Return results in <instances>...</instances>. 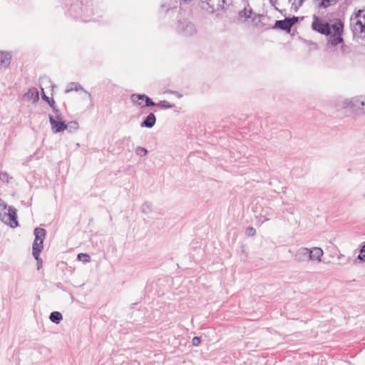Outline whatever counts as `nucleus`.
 Here are the masks:
<instances>
[{
	"label": "nucleus",
	"instance_id": "nucleus-1",
	"mask_svg": "<svg viewBox=\"0 0 365 365\" xmlns=\"http://www.w3.org/2000/svg\"><path fill=\"white\" fill-rule=\"evenodd\" d=\"M312 28L314 31L325 35L328 37V42L333 46L342 43L344 24L339 19H330L329 21L319 17L313 16Z\"/></svg>",
	"mask_w": 365,
	"mask_h": 365
},
{
	"label": "nucleus",
	"instance_id": "nucleus-2",
	"mask_svg": "<svg viewBox=\"0 0 365 365\" xmlns=\"http://www.w3.org/2000/svg\"><path fill=\"white\" fill-rule=\"evenodd\" d=\"M323 255L324 251L320 247H314L309 249L302 247L296 251L294 258L298 262L312 261L319 263L322 262Z\"/></svg>",
	"mask_w": 365,
	"mask_h": 365
},
{
	"label": "nucleus",
	"instance_id": "nucleus-3",
	"mask_svg": "<svg viewBox=\"0 0 365 365\" xmlns=\"http://www.w3.org/2000/svg\"><path fill=\"white\" fill-rule=\"evenodd\" d=\"M16 212L15 207L9 206L4 200L0 198V220L2 222L13 228L18 227Z\"/></svg>",
	"mask_w": 365,
	"mask_h": 365
},
{
	"label": "nucleus",
	"instance_id": "nucleus-4",
	"mask_svg": "<svg viewBox=\"0 0 365 365\" xmlns=\"http://www.w3.org/2000/svg\"><path fill=\"white\" fill-rule=\"evenodd\" d=\"M34 235L35 240L32 246V255L38 261V269H39L42 263V260L39 258V255L43 248V244L46 236V230L43 228L37 227L34 230Z\"/></svg>",
	"mask_w": 365,
	"mask_h": 365
},
{
	"label": "nucleus",
	"instance_id": "nucleus-5",
	"mask_svg": "<svg viewBox=\"0 0 365 365\" xmlns=\"http://www.w3.org/2000/svg\"><path fill=\"white\" fill-rule=\"evenodd\" d=\"M350 27L355 34L365 37V9L354 12L350 17Z\"/></svg>",
	"mask_w": 365,
	"mask_h": 365
},
{
	"label": "nucleus",
	"instance_id": "nucleus-6",
	"mask_svg": "<svg viewBox=\"0 0 365 365\" xmlns=\"http://www.w3.org/2000/svg\"><path fill=\"white\" fill-rule=\"evenodd\" d=\"M343 108H347L352 112L358 114H362L363 103L362 96H356L346 99L343 101Z\"/></svg>",
	"mask_w": 365,
	"mask_h": 365
},
{
	"label": "nucleus",
	"instance_id": "nucleus-7",
	"mask_svg": "<svg viewBox=\"0 0 365 365\" xmlns=\"http://www.w3.org/2000/svg\"><path fill=\"white\" fill-rule=\"evenodd\" d=\"M296 21V18H287L284 20L276 21L274 28L289 31Z\"/></svg>",
	"mask_w": 365,
	"mask_h": 365
},
{
	"label": "nucleus",
	"instance_id": "nucleus-8",
	"mask_svg": "<svg viewBox=\"0 0 365 365\" xmlns=\"http://www.w3.org/2000/svg\"><path fill=\"white\" fill-rule=\"evenodd\" d=\"M52 131L54 133H58L67 129L64 121H58L53 117H49Z\"/></svg>",
	"mask_w": 365,
	"mask_h": 365
},
{
	"label": "nucleus",
	"instance_id": "nucleus-9",
	"mask_svg": "<svg viewBox=\"0 0 365 365\" xmlns=\"http://www.w3.org/2000/svg\"><path fill=\"white\" fill-rule=\"evenodd\" d=\"M276 216V213L271 207H267L263 208L259 213V220L262 223L271 220L273 217Z\"/></svg>",
	"mask_w": 365,
	"mask_h": 365
},
{
	"label": "nucleus",
	"instance_id": "nucleus-10",
	"mask_svg": "<svg viewBox=\"0 0 365 365\" xmlns=\"http://www.w3.org/2000/svg\"><path fill=\"white\" fill-rule=\"evenodd\" d=\"M11 63V55L8 52L0 51V69L6 68Z\"/></svg>",
	"mask_w": 365,
	"mask_h": 365
},
{
	"label": "nucleus",
	"instance_id": "nucleus-11",
	"mask_svg": "<svg viewBox=\"0 0 365 365\" xmlns=\"http://www.w3.org/2000/svg\"><path fill=\"white\" fill-rule=\"evenodd\" d=\"M156 122V118L153 113H150L146 118L140 123L141 127L153 128Z\"/></svg>",
	"mask_w": 365,
	"mask_h": 365
},
{
	"label": "nucleus",
	"instance_id": "nucleus-12",
	"mask_svg": "<svg viewBox=\"0 0 365 365\" xmlns=\"http://www.w3.org/2000/svg\"><path fill=\"white\" fill-rule=\"evenodd\" d=\"M26 96L28 98L31 99L34 102H36L39 99L38 91L35 88H30Z\"/></svg>",
	"mask_w": 365,
	"mask_h": 365
},
{
	"label": "nucleus",
	"instance_id": "nucleus-13",
	"mask_svg": "<svg viewBox=\"0 0 365 365\" xmlns=\"http://www.w3.org/2000/svg\"><path fill=\"white\" fill-rule=\"evenodd\" d=\"M338 0H316L319 7L327 8L336 4Z\"/></svg>",
	"mask_w": 365,
	"mask_h": 365
},
{
	"label": "nucleus",
	"instance_id": "nucleus-14",
	"mask_svg": "<svg viewBox=\"0 0 365 365\" xmlns=\"http://www.w3.org/2000/svg\"><path fill=\"white\" fill-rule=\"evenodd\" d=\"M306 0H288L291 9L297 11Z\"/></svg>",
	"mask_w": 365,
	"mask_h": 365
},
{
	"label": "nucleus",
	"instance_id": "nucleus-15",
	"mask_svg": "<svg viewBox=\"0 0 365 365\" xmlns=\"http://www.w3.org/2000/svg\"><path fill=\"white\" fill-rule=\"evenodd\" d=\"M50 320L56 324H59L60 322L62 320L63 317L62 314L58 312H53L51 313L49 316Z\"/></svg>",
	"mask_w": 365,
	"mask_h": 365
},
{
	"label": "nucleus",
	"instance_id": "nucleus-16",
	"mask_svg": "<svg viewBox=\"0 0 365 365\" xmlns=\"http://www.w3.org/2000/svg\"><path fill=\"white\" fill-rule=\"evenodd\" d=\"M182 33L185 36H190L195 33V29L192 24H187L185 28L182 31Z\"/></svg>",
	"mask_w": 365,
	"mask_h": 365
},
{
	"label": "nucleus",
	"instance_id": "nucleus-17",
	"mask_svg": "<svg viewBox=\"0 0 365 365\" xmlns=\"http://www.w3.org/2000/svg\"><path fill=\"white\" fill-rule=\"evenodd\" d=\"M148 151L145 148L141 147V146H137L135 148V153L136 155L139 157H143L147 155Z\"/></svg>",
	"mask_w": 365,
	"mask_h": 365
},
{
	"label": "nucleus",
	"instance_id": "nucleus-18",
	"mask_svg": "<svg viewBox=\"0 0 365 365\" xmlns=\"http://www.w3.org/2000/svg\"><path fill=\"white\" fill-rule=\"evenodd\" d=\"M67 129L69 132H76L78 129V123L76 121H71L66 124Z\"/></svg>",
	"mask_w": 365,
	"mask_h": 365
},
{
	"label": "nucleus",
	"instance_id": "nucleus-19",
	"mask_svg": "<svg viewBox=\"0 0 365 365\" xmlns=\"http://www.w3.org/2000/svg\"><path fill=\"white\" fill-rule=\"evenodd\" d=\"M77 259L79 261H82L83 263L89 262L91 261V257L86 253H80L77 256Z\"/></svg>",
	"mask_w": 365,
	"mask_h": 365
},
{
	"label": "nucleus",
	"instance_id": "nucleus-20",
	"mask_svg": "<svg viewBox=\"0 0 365 365\" xmlns=\"http://www.w3.org/2000/svg\"><path fill=\"white\" fill-rule=\"evenodd\" d=\"M49 117H53L58 121H63V115L57 108H54L53 114H50Z\"/></svg>",
	"mask_w": 365,
	"mask_h": 365
},
{
	"label": "nucleus",
	"instance_id": "nucleus-21",
	"mask_svg": "<svg viewBox=\"0 0 365 365\" xmlns=\"http://www.w3.org/2000/svg\"><path fill=\"white\" fill-rule=\"evenodd\" d=\"M147 98V96L145 95V94H133L131 96V101L133 102V103H137V101L138 100H145Z\"/></svg>",
	"mask_w": 365,
	"mask_h": 365
},
{
	"label": "nucleus",
	"instance_id": "nucleus-22",
	"mask_svg": "<svg viewBox=\"0 0 365 365\" xmlns=\"http://www.w3.org/2000/svg\"><path fill=\"white\" fill-rule=\"evenodd\" d=\"M152 210V205L150 203L145 202L142 205V212L144 213H149Z\"/></svg>",
	"mask_w": 365,
	"mask_h": 365
},
{
	"label": "nucleus",
	"instance_id": "nucleus-23",
	"mask_svg": "<svg viewBox=\"0 0 365 365\" xmlns=\"http://www.w3.org/2000/svg\"><path fill=\"white\" fill-rule=\"evenodd\" d=\"M357 259L365 262V245L360 249Z\"/></svg>",
	"mask_w": 365,
	"mask_h": 365
},
{
	"label": "nucleus",
	"instance_id": "nucleus-24",
	"mask_svg": "<svg viewBox=\"0 0 365 365\" xmlns=\"http://www.w3.org/2000/svg\"><path fill=\"white\" fill-rule=\"evenodd\" d=\"M202 3L206 4L212 9H215V0H200Z\"/></svg>",
	"mask_w": 365,
	"mask_h": 365
},
{
	"label": "nucleus",
	"instance_id": "nucleus-25",
	"mask_svg": "<svg viewBox=\"0 0 365 365\" xmlns=\"http://www.w3.org/2000/svg\"><path fill=\"white\" fill-rule=\"evenodd\" d=\"M158 106H161L164 108H172L174 107V105L170 104L167 101H162L158 103Z\"/></svg>",
	"mask_w": 365,
	"mask_h": 365
},
{
	"label": "nucleus",
	"instance_id": "nucleus-26",
	"mask_svg": "<svg viewBox=\"0 0 365 365\" xmlns=\"http://www.w3.org/2000/svg\"><path fill=\"white\" fill-rule=\"evenodd\" d=\"M245 234L249 237L255 236L256 234V230L252 227H249L245 230Z\"/></svg>",
	"mask_w": 365,
	"mask_h": 365
},
{
	"label": "nucleus",
	"instance_id": "nucleus-27",
	"mask_svg": "<svg viewBox=\"0 0 365 365\" xmlns=\"http://www.w3.org/2000/svg\"><path fill=\"white\" fill-rule=\"evenodd\" d=\"M0 180L3 182H9V176L6 173L1 172L0 173Z\"/></svg>",
	"mask_w": 365,
	"mask_h": 365
},
{
	"label": "nucleus",
	"instance_id": "nucleus-28",
	"mask_svg": "<svg viewBox=\"0 0 365 365\" xmlns=\"http://www.w3.org/2000/svg\"><path fill=\"white\" fill-rule=\"evenodd\" d=\"M201 343V338L198 336H195L192 338V344L193 346H198Z\"/></svg>",
	"mask_w": 365,
	"mask_h": 365
},
{
	"label": "nucleus",
	"instance_id": "nucleus-29",
	"mask_svg": "<svg viewBox=\"0 0 365 365\" xmlns=\"http://www.w3.org/2000/svg\"><path fill=\"white\" fill-rule=\"evenodd\" d=\"M251 14L250 10L244 9L242 11L240 12L241 16H245V18H250Z\"/></svg>",
	"mask_w": 365,
	"mask_h": 365
},
{
	"label": "nucleus",
	"instance_id": "nucleus-30",
	"mask_svg": "<svg viewBox=\"0 0 365 365\" xmlns=\"http://www.w3.org/2000/svg\"><path fill=\"white\" fill-rule=\"evenodd\" d=\"M145 101V106H154L156 105L148 96H147Z\"/></svg>",
	"mask_w": 365,
	"mask_h": 365
},
{
	"label": "nucleus",
	"instance_id": "nucleus-31",
	"mask_svg": "<svg viewBox=\"0 0 365 365\" xmlns=\"http://www.w3.org/2000/svg\"><path fill=\"white\" fill-rule=\"evenodd\" d=\"M362 103H363V110L362 114L365 115V96H362Z\"/></svg>",
	"mask_w": 365,
	"mask_h": 365
},
{
	"label": "nucleus",
	"instance_id": "nucleus-32",
	"mask_svg": "<svg viewBox=\"0 0 365 365\" xmlns=\"http://www.w3.org/2000/svg\"><path fill=\"white\" fill-rule=\"evenodd\" d=\"M48 103H49V104H50L51 107L52 108L53 111H54V108H56V106H55V102H54V101H53V100H52V101H51V102L48 101Z\"/></svg>",
	"mask_w": 365,
	"mask_h": 365
},
{
	"label": "nucleus",
	"instance_id": "nucleus-33",
	"mask_svg": "<svg viewBox=\"0 0 365 365\" xmlns=\"http://www.w3.org/2000/svg\"><path fill=\"white\" fill-rule=\"evenodd\" d=\"M346 48H347V47H346V45L342 44V45L341 46V51H342V52H345V51H346Z\"/></svg>",
	"mask_w": 365,
	"mask_h": 365
},
{
	"label": "nucleus",
	"instance_id": "nucleus-34",
	"mask_svg": "<svg viewBox=\"0 0 365 365\" xmlns=\"http://www.w3.org/2000/svg\"><path fill=\"white\" fill-rule=\"evenodd\" d=\"M74 88H73V86H71L70 88H67L66 90V93H68L70 91H71L72 90H73Z\"/></svg>",
	"mask_w": 365,
	"mask_h": 365
},
{
	"label": "nucleus",
	"instance_id": "nucleus-35",
	"mask_svg": "<svg viewBox=\"0 0 365 365\" xmlns=\"http://www.w3.org/2000/svg\"><path fill=\"white\" fill-rule=\"evenodd\" d=\"M76 91H78V88L77 87V86H75V88H74Z\"/></svg>",
	"mask_w": 365,
	"mask_h": 365
},
{
	"label": "nucleus",
	"instance_id": "nucleus-36",
	"mask_svg": "<svg viewBox=\"0 0 365 365\" xmlns=\"http://www.w3.org/2000/svg\"><path fill=\"white\" fill-rule=\"evenodd\" d=\"M270 2L272 4L273 6H274L272 0H270Z\"/></svg>",
	"mask_w": 365,
	"mask_h": 365
},
{
	"label": "nucleus",
	"instance_id": "nucleus-37",
	"mask_svg": "<svg viewBox=\"0 0 365 365\" xmlns=\"http://www.w3.org/2000/svg\"><path fill=\"white\" fill-rule=\"evenodd\" d=\"M45 99H46V101H48V97H46V96H44Z\"/></svg>",
	"mask_w": 365,
	"mask_h": 365
}]
</instances>
